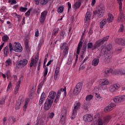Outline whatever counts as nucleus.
<instances>
[{
  "label": "nucleus",
  "mask_w": 125,
  "mask_h": 125,
  "mask_svg": "<svg viewBox=\"0 0 125 125\" xmlns=\"http://www.w3.org/2000/svg\"><path fill=\"white\" fill-rule=\"evenodd\" d=\"M55 96H56V92L51 91L44 104L45 111H48L51 108Z\"/></svg>",
  "instance_id": "nucleus-1"
},
{
  "label": "nucleus",
  "mask_w": 125,
  "mask_h": 125,
  "mask_svg": "<svg viewBox=\"0 0 125 125\" xmlns=\"http://www.w3.org/2000/svg\"><path fill=\"white\" fill-rule=\"evenodd\" d=\"M111 49H112V45L111 44H108L106 49H102V52L104 53L106 56L105 59L107 63H109L112 60L113 51Z\"/></svg>",
  "instance_id": "nucleus-2"
},
{
  "label": "nucleus",
  "mask_w": 125,
  "mask_h": 125,
  "mask_svg": "<svg viewBox=\"0 0 125 125\" xmlns=\"http://www.w3.org/2000/svg\"><path fill=\"white\" fill-rule=\"evenodd\" d=\"M9 47L10 49V52H12V50H14L15 52H22L23 50V47L21 46V44L19 42H15L13 46L12 43L10 42L9 43Z\"/></svg>",
  "instance_id": "nucleus-3"
},
{
  "label": "nucleus",
  "mask_w": 125,
  "mask_h": 125,
  "mask_svg": "<svg viewBox=\"0 0 125 125\" xmlns=\"http://www.w3.org/2000/svg\"><path fill=\"white\" fill-rule=\"evenodd\" d=\"M117 3L119 9V15L118 19V22H123L124 20H125V14H124V10L123 9V2H122V0H117Z\"/></svg>",
  "instance_id": "nucleus-4"
},
{
  "label": "nucleus",
  "mask_w": 125,
  "mask_h": 125,
  "mask_svg": "<svg viewBox=\"0 0 125 125\" xmlns=\"http://www.w3.org/2000/svg\"><path fill=\"white\" fill-rule=\"evenodd\" d=\"M96 13L98 14V17L99 18H102L105 13V7L104 5L100 4L98 5Z\"/></svg>",
  "instance_id": "nucleus-5"
},
{
  "label": "nucleus",
  "mask_w": 125,
  "mask_h": 125,
  "mask_svg": "<svg viewBox=\"0 0 125 125\" xmlns=\"http://www.w3.org/2000/svg\"><path fill=\"white\" fill-rule=\"evenodd\" d=\"M103 43L102 42V40H99L97 41L95 44L93 45L92 50H95L96 49V48H97L98 50H100L102 53H103V52H102V49H106V48H107V46L106 47H101V44Z\"/></svg>",
  "instance_id": "nucleus-6"
},
{
  "label": "nucleus",
  "mask_w": 125,
  "mask_h": 125,
  "mask_svg": "<svg viewBox=\"0 0 125 125\" xmlns=\"http://www.w3.org/2000/svg\"><path fill=\"white\" fill-rule=\"evenodd\" d=\"M80 107H81V103L78 101L75 102L74 109L71 117V120H74L76 118L77 113V111H78V109H80Z\"/></svg>",
  "instance_id": "nucleus-7"
},
{
  "label": "nucleus",
  "mask_w": 125,
  "mask_h": 125,
  "mask_svg": "<svg viewBox=\"0 0 125 125\" xmlns=\"http://www.w3.org/2000/svg\"><path fill=\"white\" fill-rule=\"evenodd\" d=\"M82 87L83 83H77L74 89L73 94H74V95H78V94L81 92V91L82 90Z\"/></svg>",
  "instance_id": "nucleus-8"
},
{
  "label": "nucleus",
  "mask_w": 125,
  "mask_h": 125,
  "mask_svg": "<svg viewBox=\"0 0 125 125\" xmlns=\"http://www.w3.org/2000/svg\"><path fill=\"white\" fill-rule=\"evenodd\" d=\"M104 73L105 77L109 76V74H112V75H117V74H120L119 72H117V70H113L111 68H105L104 70Z\"/></svg>",
  "instance_id": "nucleus-9"
},
{
  "label": "nucleus",
  "mask_w": 125,
  "mask_h": 125,
  "mask_svg": "<svg viewBox=\"0 0 125 125\" xmlns=\"http://www.w3.org/2000/svg\"><path fill=\"white\" fill-rule=\"evenodd\" d=\"M93 122L95 124H98V125H103V124H104V121L100 118V116L98 114L95 115Z\"/></svg>",
  "instance_id": "nucleus-10"
},
{
  "label": "nucleus",
  "mask_w": 125,
  "mask_h": 125,
  "mask_svg": "<svg viewBox=\"0 0 125 125\" xmlns=\"http://www.w3.org/2000/svg\"><path fill=\"white\" fill-rule=\"evenodd\" d=\"M38 62H39V56H35V59L31 58V62L29 64L30 68H32L33 66L36 68L38 65Z\"/></svg>",
  "instance_id": "nucleus-11"
},
{
  "label": "nucleus",
  "mask_w": 125,
  "mask_h": 125,
  "mask_svg": "<svg viewBox=\"0 0 125 125\" xmlns=\"http://www.w3.org/2000/svg\"><path fill=\"white\" fill-rule=\"evenodd\" d=\"M22 80H23V77H21L16 84V87H15L14 90V94L15 95H16V94L18 93V91H19V88H20V85H21V82H22Z\"/></svg>",
  "instance_id": "nucleus-12"
},
{
  "label": "nucleus",
  "mask_w": 125,
  "mask_h": 125,
  "mask_svg": "<svg viewBox=\"0 0 125 125\" xmlns=\"http://www.w3.org/2000/svg\"><path fill=\"white\" fill-rule=\"evenodd\" d=\"M113 101L115 103H120V102L125 101V95H121L115 97L113 98Z\"/></svg>",
  "instance_id": "nucleus-13"
},
{
  "label": "nucleus",
  "mask_w": 125,
  "mask_h": 125,
  "mask_svg": "<svg viewBox=\"0 0 125 125\" xmlns=\"http://www.w3.org/2000/svg\"><path fill=\"white\" fill-rule=\"evenodd\" d=\"M120 88V84H114L111 85L109 88V90L110 92H116L118 89Z\"/></svg>",
  "instance_id": "nucleus-14"
},
{
  "label": "nucleus",
  "mask_w": 125,
  "mask_h": 125,
  "mask_svg": "<svg viewBox=\"0 0 125 125\" xmlns=\"http://www.w3.org/2000/svg\"><path fill=\"white\" fill-rule=\"evenodd\" d=\"M46 15H47V11H44L41 13V15L39 19L40 23H43L44 21H45Z\"/></svg>",
  "instance_id": "nucleus-15"
},
{
  "label": "nucleus",
  "mask_w": 125,
  "mask_h": 125,
  "mask_svg": "<svg viewBox=\"0 0 125 125\" xmlns=\"http://www.w3.org/2000/svg\"><path fill=\"white\" fill-rule=\"evenodd\" d=\"M116 107V104L114 103H111L109 104L104 109L105 112H109V111H112L114 108Z\"/></svg>",
  "instance_id": "nucleus-16"
},
{
  "label": "nucleus",
  "mask_w": 125,
  "mask_h": 125,
  "mask_svg": "<svg viewBox=\"0 0 125 125\" xmlns=\"http://www.w3.org/2000/svg\"><path fill=\"white\" fill-rule=\"evenodd\" d=\"M68 52H69V47L66 46L63 51L62 57H61V63L62 62H63V59L67 57V55H68Z\"/></svg>",
  "instance_id": "nucleus-17"
},
{
  "label": "nucleus",
  "mask_w": 125,
  "mask_h": 125,
  "mask_svg": "<svg viewBox=\"0 0 125 125\" xmlns=\"http://www.w3.org/2000/svg\"><path fill=\"white\" fill-rule=\"evenodd\" d=\"M46 97V95L44 92H43L40 97V99L39 100V104L40 106H42V104H43V102H44V100H45V98Z\"/></svg>",
  "instance_id": "nucleus-18"
},
{
  "label": "nucleus",
  "mask_w": 125,
  "mask_h": 125,
  "mask_svg": "<svg viewBox=\"0 0 125 125\" xmlns=\"http://www.w3.org/2000/svg\"><path fill=\"white\" fill-rule=\"evenodd\" d=\"M83 119L86 122H90L93 120V117L90 114H86L84 115Z\"/></svg>",
  "instance_id": "nucleus-19"
},
{
  "label": "nucleus",
  "mask_w": 125,
  "mask_h": 125,
  "mask_svg": "<svg viewBox=\"0 0 125 125\" xmlns=\"http://www.w3.org/2000/svg\"><path fill=\"white\" fill-rule=\"evenodd\" d=\"M116 43L121 44V45H125V39L117 38L115 40Z\"/></svg>",
  "instance_id": "nucleus-20"
},
{
  "label": "nucleus",
  "mask_w": 125,
  "mask_h": 125,
  "mask_svg": "<svg viewBox=\"0 0 125 125\" xmlns=\"http://www.w3.org/2000/svg\"><path fill=\"white\" fill-rule=\"evenodd\" d=\"M90 17H91V14H90V12H87L84 19L85 23L86 24H88V23H89V21H90Z\"/></svg>",
  "instance_id": "nucleus-21"
},
{
  "label": "nucleus",
  "mask_w": 125,
  "mask_h": 125,
  "mask_svg": "<svg viewBox=\"0 0 125 125\" xmlns=\"http://www.w3.org/2000/svg\"><path fill=\"white\" fill-rule=\"evenodd\" d=\"M19 64L21 67H25L28 64V60L26 59L21 60L19 62Z\"/></svg>",
  "instance_id": "nucleus-22"
},
{
  "label": "nucleus",
  "mask_w": 125,
  "mask_h": 125,
  "mask_svg": "<svg viewBox=\"0 0 125 125\" xmlns=\"http://www.w3.org/2000/svg\"><path fill=\"white\" fill-rule=\"evenodd\" d=\"M62 90L64 92V95H66L67 94V92L66 91V87H64L63 89L61 88L58 91L57 93V96H59L60 97V95H61Z\"/></svg>",
  "instance_id": "nucleus-23"
},
{
  "label": "nucleus",
  "mask_w": 125,
  "mask_h": 125,
  "mask_svg": "<svg viewBox=\"0 0 125 125\" xmlns=\"http://www.w3.org/2000/svg\"><path fill=\"white\" fill-rule=\"evenodd\" d=\"M99 58L100 57H98V58H95L93 60L92 62V65L94 66L95 67L97 66L99 63Z\"/></svg>",
  "instance_id": "nucleus-24"
},
{
  "label": "nucleus",
  "mask_w": 125,
  "mask_h": 125,
  "mask_svg": "<svg viewBox=\"0 0 125 125\" xmlns=\"http://www.w3.org/2000/svg\"><path fill=\"white\" fill-rule=\"evenodd\" d=\"M82 47H83V42L80 41L77 47V54H80V52H81V49Z\"/></svg>",
  "instance_id": "nucleus-25"
},
{
  "label": "nucleus",
  "mask_w": 125,
  "mask_h": 125,
  "mask_svg": "<svg viewBox=\"0 0 125 125\" xmlns=\"http://www.w3.org/2000/svg\"><path fill=\"white\" fill-rule=\"evenodd\" d=\"M106 23H107V19H104L102 20V21L100 22V27L101 29H103V27L105 25H106Z\"/></svg>",
  "instance_id": "nucleus-26"
},
{
  "label": "nucleus",
  "mask_w": 125,
  "mask_h": 125,
  "mask_svg": "<svg viewBox=\"0 0 125 125\" xmlns=\"http://www.w3.org/2000/svg\"><path fill=\"white\" fill-rule=\"evenodd\" d=\"M29 102H30V99L26 98L24 102V104L23 106V111H25L27 110V107H28V104H29Z\"/></svg>",
  "instance_id": "nucleus-27"
},
{
  "label": "nucleus",
  "mask_w": 125,
  "mask_h": 125,
  "mask_svg": "<svg viewBox=\"0 0 125 125\" xmlns=\"http://www.w3.org/2000/svg\"><path fill=\"white\" fill-rule=\"evenodd\" d=\"M3 53H4V57H6L8 55V53L9 52V49L8 48V46H6L3 49Z\"/></svg>",
  "instance_id": "nucleus-28"
},
{
  "label": "nucleus",
  "mask_w": 125,
  "mask_h": 125,
  "mask_svg": "<svg viewBox=\"0 0 125 125\" xmlns=\"http://www.w3.org/2000/svg\"><path fill=\"white\" fill-rule=\"evenodd\" d=\"M108 18L106 20L108 23H111V22H113V20H114V16L111 14H108Z\"/></svg>",
  "instance_id": "nucleus-29"
},
{
  "label": "nucleus",
  "mask_w": 125,
  "mask_h": 125,
  "mask_svg": "<svg viewBox=\"0 0 125 125\" xmlns=\"http://www.w3.org/2000/svg\"><path fill=\"white\" fill-rule=\"evenodd\" d=\"M109 84V81L107 79H104L102 80L101 85V86H103L104 85H107Z\"/></svg>",
  "instance_id": "nucleus-30"
},
{
  "label": "nucleus",
  "mask_w": 125,
  "mask_h": 125,
  "mask_svg": "<svg viewBox=\"0 0 125 125\" xmlns=\"http://www.w3.org/2000/svg\"><path fill=\"white\" fill-rule=\"evenodd\" d=\"M60 71V67H57V68H56L55 75H54V79H55V80L57 79V76L58 75V74L59 73Z\"/></svg>",
  "instance_id": "nucleus-31"
},
{
  "label": "nucleus",
  "mask_w": 125,
  "mask_h": 125,
  "mask_svg": "<svg viewBox=\"0 0 125 125\" xmlns=\"http://www.w3.org/2000/svg\"><path fill=\"white\" fill-rule=\"evenodd\" d=\"M61 116H67V107L64 106L62 110Z\"/></svg>",
  "instance_id": "nucleus-32"
},
{
  "label": "nucleus",
  "mask_w": 125,
  "mask_h": 125,
  "mask_svg": "<svg viewBox=\"0 0 125 125\" xmlns=\"http://www.w3.org/2000/svg\"><path fill=\"white\" fill-rule=\"evenodd\" d=\"M82 4V3L79 2H76L74 4L73 8L74 9H78V8H80V7L81 6Z\"/></svg>",
  "instance_id": "nucleus-33"
},
{
  "label": "nucleus",
  "mask_w": 125,
  "mask_h": 125,
  "mask_svg": "<svg viewBox=\"0 0 125 125\" xmlns=\"http://www.w3.org/2000/svg\"><path fill=\"white\" fill-rule=\"evenodd\" d=\"M95 96L96 100H97L98 101H102V98L101 96H100V94L95 93Z\"/></svg>",
  "instance_id": "nucleus-34"
},
{
  "label": "nucleus",
  "mask_w": 125,
  "mask_h": 125,
  "mask_svg": "<svg viewBox=\"0 0 125 125\" xmlns=\"http://www.w3.org/2000/svg\"><path fill=\"white\" fill-rule=\"evenodd\" d=\"M9 40V37L8 35H4L2 37V41L4 42H7Z\"/></svg>",
  "instance_id": "nucleus-35"
},
{
  "label": "nucleus",
  "mask_w": 125,
  "mask_h": 125,
  "mask_svg": "<svg viewBox=\"0 0 125 125\" xmlns=\"http://www.w3.org/2000/svg\"><path fill=\"white\" fill-rule=\"evenodd\" d=\"M111 120V116L110 115H107L104 118V123H108Z\"/></svg>",
  "instance_id": "nucleus-36"
},
{
  "label": "nucleus",
  "mask_w": 125,
  "mask_h": 125,
  "mask_svg": "<svg viewBox=\"0 0 125 125\" xmlns=\"http://www.w3.org/2000/svg\"><path fill=\"white\" fill-rule=\"evenodd\" d=\"M60 121L62 125H64V124H65V122H66V116H61Z\"/></svg>",
  "instance_id": "nucleus-37"
},
{
  "label": "nucleus",
  "mask_w": 125,
  "mask_h": 125,
  "mask_svg": "<svg viewBox=\"0 0 125 125\" xmlns=\"http://www.w3.org/2000/svg\"><path fill=\"white\" fill-rule=\"evenodd\" d=\"M89 106V104L88 103H85L83 105V109H84L85 111L88 110V108Z\"/></svg>",
  "instance_id": "nucleus-38"
},
{
  "label": "nucleus",
  "mask_w": 125,
  "mask_h": 125,
  "mask_svg": "<svg viewBox=\"0 0 125 125\" xmlns=\"http://www.w3.org/2000/svg\"><path fill=\"white\" fill-rule=\"evenodd\" d=\"M64 11V7L63 6H60L58 8L57 12L58 13H62Z\"/></svg>",
  "instance_id": "nucleus-39"
},
{
  "label": "nucleus",
  "mask_w": 125,
  "mask_h": 125,
  "mask_svg": "<svg viewBox=\"0 0 125 125\" xmlns=\"http://www.w3.org/2000/svg\"><path fill=\"white\" fill-rule=\"evenodd\" d=\"M66 45H67V43H66V42L62 43L60 47L61 50H63L64 48L65 49V48H66V46H68Z\"/></svg>",
  "instance_id": "nucleus-40"
},
{
  "label": "nucleus",
  "mask_w": 125,
  "mask_h": 125,
  "mask_svg": "<svg viewBox=\"0 0 125 125\" xmlns=\"http://www.w3.org/2000/svg\"><path fill=\"white\" fill-rule=\"evenodd\" d=\"M93 98V96L92 95H88L86 98V101H90Z\"/></svg>",
  "instance_id": "nucleus-41"
},
{
  "label": "nucleus",
  "mask_w": 125,
  "mask_h": 125,
  "mask_svg": "<svg viewBox=\"0 0 125 125\" xmlns=\"http://www.w3.org/2000/svg\"><path fill=\"white\" fill-rule=\"evenodd\" d=\"M5 63L6 64H5L6 67L10 66V65H11V60H10V59H8L5 61Z\"/></svg>",
  "instance_id": "nucleus-42"
},
{
  "label": "nucleus",
  "mask_w": 125,
  "mask_h": 125,
  "mask_svg": "<svg viewBox=\"0 0 125 125\" xmlns=\"http://www.w3.org/2000/svg\"><path fill=\"white\" fill-rule=\"evenodd\" d=\"M87 49H90L92 48H93V43H92V42H90L89 43H88L87 45Z\"/></svg>",
  "instance_id": "nucleus-43"
},
{
  "label": "nucleus",
  "mask_w": 125,
  "mask_h": 125,
  "mask_svg": "<svg viewBox=\"0 0 125 125\" xmlns=\"http://www.w3.org/2000/svg\"><path fill=\"white\" fill-rule=\"evenodd\" d=\"M49 1V0H41L40 3L42 5H44V4H46V3H47V2Z\"/></svg>",
  "instance_id": "nucleus-44"
},
{
  "label": "nucleus",
  "mask_w": 125,
  "mask_h": 125,
  "mask_svg": "<svg viewBox=\"0 0 125 125\" xmlns=\"http://www.w3.org/2000/svg\"><path fill=\"white\" fill-rule=\"evenodd\" d=\"M27 8L21 7L20 9V11H21V12H26V11H27Z\"/></svg>",
  "instance_id": "nucleus-45"
},
{
  "label": "nucleus",
  "mask_w": 125,
  "mask_h": 125,
  "mask_svg": "<svg viewBox=\"0 0 125 125\" xmlns=\"http://www.w3.org/2000/svg\"><path fill=\"white\" fill-rule=\"evenodd\" d=\"M42 43H43V39L42 38H41L40 40V42L38 45L39 48H41V47H42Z\"/></svg>",
  "instance_id": "nucleus-46"
},
{
  "label": "nucleus",
  "mask_w": 125,
  "mask_h": 125,
  "mask_svg": "<svg viewBox=\"0 0 125 125\" xmlns=\"http://www.w3.org/2000/svg\"><path fill=\"white\" fill-rule=\"evenodd\" d=\"M73 61V58L72 57L70 56L68 59V62H67L68 65H70V64H72V62Z\"/></svg>",
  "instance_id": "nucleus-47"
},
{
  "label": "nucleus",
  "mask_w": 125,
  "mask_h": 125,
  "mask_svg": "<svg viewBox=\"0 0 125 125\" xmlns=\"http://www.w3.org/2000/svg\"><path fill=\"white\" fill-rule=\"evenodd\" d=\"M108 40H109V36H106L102 39H100L101 41H102L103 43H104V42H107Z\"/></svg>",
  "instance_id": "nucleus-48"
},
{
  "label": "nucleus",
  "mask_w": 125,
  "mask_h": 125,
  "mask_svg": "<svg viewBox=\"0 0 125 125\" xmlns=\"http://www.w3.org/2000/svg\"><path fill=\"white\" fill-rule=\"evenodd\" d=\"M60 35L64 38L66 36V33L64 31H62L60 32Z\"/></svg>",
  "instance_id": "nucleus-49"
},
{
  "label": "nucleus",
  "mask_w": 125,
  "mask_h": 125,
  "mask_svg": "<svg viewBox=\"0 0 125 125\" xmlns=\"http://www.w3.org/2000/svg\"><path fill=\"white\" fill-rule=\"evenodd\" d=\"M20 105H21V102H18L17 103V106H16V110H19L20 109Z\"/></svg>",
  "instance_id": "nucleus-50"
},
{
  "label": "nucleus",
  "mask_w": 125,
  "mask_h": 125,
  "mask_svg": "<svg viewBox=\"0 0 125 125\" xmlns=\"http://www.w3.org/2000/svg\"><path fill=\"white\" fill-rule=\"evenodd\" d=\"M54 117V113H50L47 116V119H52Z\"/></svg>",
  "instance_id": "nucleus-51"
},
{
  "label": "nucleus",
  "mask_w": 125,
  "mask_h": 125,
  "mask_svg": "<svg viewBox=\"0 0 125 125\" xmlns=\"http://www.w3.org/2000/svg\"><path fill=\"white\" fill-rule=\"evenodd\" d=\"M3 121V125H7V118L6 117H4L2 119Z\"/></svg>",
  "instance_id": "nucleus-52"
},
{
  "label": "nucleus",
  "mask_w": 125,
  "mask_h": 125,
  "mask_svg": "<svg viewBox=\"0 0 125 125\" xmlns=\"http://www.w3.org/2000/svg\"><path fill=\"white\" fill-rule=\"evenodd\" d=\"M47 73H48V68L46 67H45L44 70V77H46V75H47Z\"/></svg>",
  "instance_id": "nucleus-53"
},
{
  "label": "nucleus",
  "mask_w": 125,
  "mask_h": 125,
  "mask_svg": "<svg viewBox=\"0 0 125 125\" xmlns=\"http://www.w3.org/2000/svg\"><path fill=\"white\" fill-rule=\"evenodd\" d=\"M32 11V8H30L27 12L25 13V16H30V14H31V11Z\"/></svg>",
  "instance_id": "nucleus-54"
},
{
  "label": "nucleus",
  "mask_w": 125,
  "mask_h": 125,
  "mask_svg": "<svg viewBox=\"0 0 125 125\" xmlns=\"http://www.w3.org/2000/svg\"><path fill=\"white\" fill-rule=\"evenodd\" d=\"M60 99V97L59 96H56V97L54 101V103L57 104L58 103V101H59V100Z\"/></svg>",
  "instance_id": "nucleus-55"
},
{
  "label": "nucleus",
  "mask_w": 125,
  "mask_h": 125,
  "mask_svg": "<svg viewBox=\"0 0 125 125\" xmlns=\"http://www.w3.org/2000/svg\"><path fill=\"white\" fill-rule=\"evenodd\" d=\"M12 87V84L11 82H9L8 85V87L7 88V91H8V90H9V89H10V88H11Z\"/></svg>",
  "instance_id": "nucleus-56"
},
{
  "label": "nucleus",
  "mask_w": 125,
  "mask_h": 125,
  "mask_svg": "<svg viewBox=\"0 0 125 125\" xmlns=\"http://www.w3.org/2000/svg\"><path fill=\"white\" fill-rule=\"evenodd\" d=\"M43 83H44V81L41 82L39 85L38 87H39V88H42V85H43Z\"/></svg>",
  "instance_id": "nucleus-57"
},
{
  "label": "nucleus",
  "mask_w": 125,
  "mask_h": 125,
  "mask_svg": "<svg viewBox=\"0 0 125 125\" xmlns=\"http://www.w3.org/2000/svg\"><path fill=\"white\" fill-rule=\"evenodd\" d=\"M93 83H94V81L91 80L88 83V85L89 86H91L92 84H93Z\"/></svg>",
  "instance_id": "nucleus-58"
},
{
  "label": "nucleus",
  "mask_w": 125,
  "mask_h": 125,
  "mask_svg": "<svg viewBox=\"0 0 125 125\" xmlns=\"http://www.w3.org/2000/svg\"><path fill=\"white\" fill-rule=\"evenodd\" d=\"M67 5H68V11H70V9L72 8L71 3L70 2H67Z\"/></svg>",
  "instance_id": "nucleus-59"
},
{
  "label": "nucleus",
  "mask_w": 125,
  "mask_h": 125,
  "mask_svg": "<svg viewBox=\"0 0 125 125\" xmlns=\"http://www.w3.org/2000/svg\"><path fill=\"white\" fill-rule=\"evenodd\" d=\"M124 31V25H121L120 29H119V32H123Z\"/></svg>",
  "instance_id": "nucleus-60"
},
{
  "label": "nucleus",
  "mask_w": 125,
  "mask_h": 125,
  "mask_svg": "<svg viewBox=\"0 0 125 125\" xmlns=\"http://www.w3.org/2000/svg\"><path fill=\"white\" fill-rule=\"evenodd\" d=\"M5 102V100L4 99H2L0 101V104L1 105H3Z\"/></svg>",
  "instance_id": "nucleus-61"
},
{
  "label": "nucleus",
  "mask_w": 125,
  "mask_h": 125,
  "mask_svg": "<svg viewBox=\"0 0 125 125\" xmlns=\"http://www.w3.org/2000/svg\"><path fill=\"white\" fill-rule=\"evenodd\" d=\"M17 2L15 0H12L11 1V4L13 5V4H16Z\"/></svg>",
  "instance_id": "nucleus-62"
},
{
  "label": "nucleus",
  "mask_w": 125,
  "mask_h": 125,
  "mask_svg": "<svg viewBox=\"0 0 125 125\" xmlns=\"http://www.w3.org/2000/svg\"><path fill=\"white\" fill-rule=\"evenodd\" d=\"M44 121H43V120H42L40 121V123H39V125H44Z\"/></svg>",
  "instance_id": "nucleus-63"
},
{
  "label": "nucleus",
  "mask_w": 125,
  "mask_h": 125,
  "mask_svg": "<svg viewBox=\"0 0 125 125\" xmlns=\"http://www.w3.org/2000/svg\"><path fill=\"white\" fill-rule=\"evenodd\" d=\"M35 36L36 37V38H38V37H39V30H37L35 33Z\"/></svg>",
  "instance_id": "nucleus-64"
}]
</instances>
